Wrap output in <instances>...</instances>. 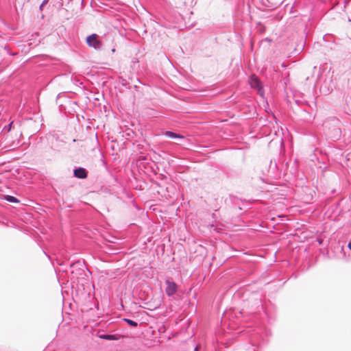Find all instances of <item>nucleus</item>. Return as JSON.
Listing matches in <instances>:
<instances>
[{"label": "nucleus", "mask_w": 351, "mask_h": 351, "mask_svg": "<svg viewBox=\"0 0 351 351\" xmlns=\"http://www.w3.org/2000/svg\"><path fill=\"white\" fill-rule=\"evenodd\" d=\"M87 45L95 49H99L101 46V41L98 39V36L95 34H91L86 38Z\"/></svg>", "instance_id": "f257e3e1"}, {"label": "nucleus", "mask_w": 351, "mask_h": 351, "mask_svg": "<svg viewBox=\"0 0 351 351\" xmlns=\"http://www.w3.org/2000/svg\"><path fill=\"white\" fill-rule=\"evenodd\" d=\"M165 284L167 285L165 288V293L167 295L171 296L176 293L178 286L174 282L171 281L169 279H167L165 281Z\"/></svg>", "instance_id": "f03ea898"}, {"label": "nucleus", "mask_w": 351, "mask_h": 351, "mask_svg": "<svg viewBox=\"0 0 351 351\" xmlns=\"http://www.w3.org/2000/svg\"><path fill=\"white\" fill-rule=\"evenodd\" d=\"M250 84L252 88H256L261 95L263 94L262 86L261 85V82L256 75H253L250 77Z\"/></svg>", "instance_id": "7ed1b4c3"}, {"label": "nucleus", "mask_w": 351, "mask_h": 351, "mask_svg": "<svg viewBox=\"0 0 351 351\" xmlns=\"http://www.w3.org/2000/svg\"><path fill=\"white\" fill-rule=\"evenodd\" d=\"M74 175L79 178H86L87 177L86 171L84 168H78L74 171Z\"/></svg>", "instance_id": "20e7f679"}, {"label": "nucleus", "mask_w": 351, "mask_h": 351, "mask_svg": "<svg viewBox=\"0 0 351 351\" xmlns=\"http://www.w3.org/2000/svg\"><path fill=\"white\" fill-rule=\"evenodd\" d=\"M165 135L169 138H176V139H178V140H182L184 138V136H181L178 134H176V133H174V132H170V131H167L165 132Z\"/></svg>", "instance_id": "39448f33"}, {"label": "nucleus", "mask_w": 351, "mask_h": 351, "mask_svg": "<svg viewBox=\"0 0 351 351\" xmlns=\"http://www.w3.org/2000/svg\"><path fill=\"white\" fill-rule=\"evenodd\" d=\"M4 198H5V199H6L7 201H8L10 202H12V203H19V200L18 199H16V197L11 196V195H5L4 197Z\"/></svg>", "instance_id": "423d86ee"}, {"label": "nucleus", "mask_w": 351, "mask_h": 351, "mask_svg": "<svg viewBox=\"0 0 351 351\" xmlns=\"http://www.w3.org/2000/svg\"><path fill=\"white\" fill-rule=\"evenodd\" d=\"M123 320L125 322H127L131 326L136 327L138 326L137 322H134L133 320H131V319H124Z\"/></svg>", "instance_id": "0eeeda50"}, {"label": "nucleus", "mask_w": 351, "mask_h": 351, "mask_svg": "<svg viewBox=\"0 0 351 351\" xmlns=\"http://www.w3.org/2000/svg\"><path fill=\"white\" fill-rule=\"evenodd\" d=\"M49 0H44L40 6V10H43V6L48 3Z\"/></svg>", "instance_id": "6e6552de"}, {"label": "nucleus", "mask_w": 351, "mask_h": 351, "mask_svg": "<svg viewBox=\"0 0 351 351\" xmlns=\"http://www.w3.org/2000/svg\"><path fill=\"white\" fill-rule=\"evenodd\" d=\"M348 246L349 249L351 250V243H349Z\"/></svg>", "instance_id": "1a4fd4ad"}, {"label": "nucleus", "mask_w": 351, "mask_h": 351, "mask_svg": "<svg viewBox=\"0 0 351 351\" xmlns=\"http://www.w3.org/2000/svg\"><path fill=\"white\" fill-rule=\"evenodd\" d=\"M111 338H112V337H111V336H107V337H106V339H110Z\"/></svg>", "instance_id": "9d476101"}]
</instances>
